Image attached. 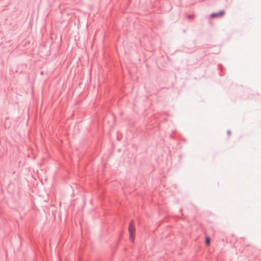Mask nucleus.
<instances>
[{
	"instance_id": "f257e3e1",
	"label": "nucleus",
	"mask_w": 261,
	"mask_h": 261,
	"mask_svg": "<svg viewBox=\"0 0 261 261\" xmlns=\"http://www.w3.org/2000/svg\"><path fill=\"white\" fill-rule=\"evenodd\" d=\"M128 231L129 239L132 242H134L135 238V228L133 222H131L129 224Z\"/></svg>"
},
{
	"instance_id": "f03ea898",
	"label": "nucleus",
	"mask_w": 261,
	"mask_h": 261,
	"mask_svg": "<svg viewBox=\"0 0 261 261\" xmlns=\"http://www.w3.org/2000/svg\"><path fill=\"white\" fill-rule=\"evenodd\" d=\"M224 14V11H221L218 13L212 14L211 15V17L214 18L215 17H221L222 16H223Z\"/></svg>"
},
{
	"instance_id": "7ed1b4c3",
	"label": "nucleus",
	"mask_w": 261,
	"mask_h": 261,
	"mask_svg": "<svg viewBox=\"0 0 261 261\" xmlns=\"http://www.w3.org/2000/svg\"><path fill=\"white\" fill-rule=\"evenodd\" d=\"M205 243L207 246H208L210 244V239L208 237H206L205 239Z\"/></svg>"
}]
</instances>
